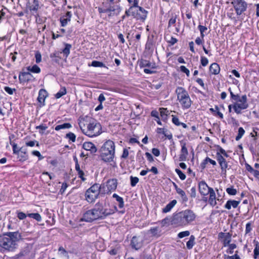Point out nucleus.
<instances>
[{"instance_id":"obj_1","label":"nucleus","mask_w":259,"mask_h":259,"mask_svg":"<svg viewBox=\"0 0 259 259\" xmlns=\"http://www.w3.org/2000/svg\"><path fill=\"white\" fill-rule=\"evenodd\" d=\"M114 212L115 210L111 209L109 205L99 202L95 205L93 208L84 213L82 220L92 222L97 220H103Z\"/></svg>"},{"instance_id":"obj_2","label":"nucleus","mask_w":259,"mask_h":259,"mask_svg":"<svg viewBox=\"0 0 259 259\" xmlns=\"http://www.w3.org/2000/svg\"><path fill=\"white\" fill-rule=\"evenodd\" d=\"M23 238V234L19 231L8 232L0 235L1 251H13L17 248V242Z\"/></svg>"},{"instance_id":"obj_3","label":"nucleus","mask_w":259,"mask_h":259,"mask_svg":"<svg viewBox=\"0 0 259 259\" xmlns=\"http://www.w3.org/2000/svg\"><path fill=\"white\" fill-rule=\"evenodd\" d=\"M196 217L193 210L186 209L173 213L171 224L176 227H186L192 225L195 221Z\"/></svg>"},{"instance_id":"obj_4","label":"nucleus","mask_w":259,"mask_h":259,"mask_svg":"<svg viewBox=\"0 0 259 259\" xmlns=\"http://www.w3.org/2000/svg\"><path fill=\"white\" fill-rule=\"evenodd\" d=\"M100 14L108 13V17L110 18L119 15L121 11L119 5H111L106 0L102 2L101 6L97 8Z\"/></svg>"},{"instance_id":"obj_5","label":"nucleus","mask_w":259,"mask_h":259,"mask_svg":"<svg viewBox=\"0 0 259 259\" xmlns=\"http://www.w3.org/2000/svg\"><path fill=\"white\" fill-rule=\"evenodd\" d=\"M178 100L183 109H189L192 104L188 92L183 87H178L176 90Z\"/></svg>"},{"instance_id":"obj_6","label":"nucleus","mask_w":259,"mask_h":259,"mask_svg":"<svg viewBox=\"0 0 259 259\" xmlns=\"http://www.w3.org/2000/svg\"><path fill=\"white\" fill-rule=\"evenodd\" d=\"M148 11L142 7H139L133 9H127L125 11L127 17L132 16L137 20L144 22L147 17Z\"/></svg>"},{"instance_id":"obj_7","label":"nucleus","mask_w":259,"mask_h":259,"mask_svg":"<svg viewBox=\"0 0 259 259\" xmlns=\"http://www.w3.org/2000/svg\"><path fill=\"white\" fill-rule=\"evenodd\" d=\"M100 193H104L102 192L101 186L99 184H95L86 191L85 199L88 202H94L98 197Z\"/></svg>"},{"instance_id":"obj_8","label":"nucleus","mask_w":259,"mask_h":259,"mask_svg":"<svg viewBox=\"0 0 259 259\" xmlns=\"http://www.w3.org/2000/svg\"><path fill=\"white\" fill-rule=\"evenodd\" d=\"M87 131L85 133L82 131L83 133L90 137H93L98 136L101 133L102 126L101 124L97 121L90 122L87 126Z\"/></svg>"},{"instance_id":"obj_9","label":"nucleus","mask_w":259,"mask_h":259,"mask_svg":"<svg viewBox=\"0 0 259 259\" xmlns=\"http://www.w3.org/2000/svg\"><path fill=\"white\" fill-rule=\"evenodd\" d=\"M231 5L233 6L237 16H240L246 11L248 4L244 0H232Z\"/></svg>"},{"instance_id":"obj_10","label":"nucleus","mask_w":259,"mask_h":259,"mask_svg":"<svg viewBox=\"0 0 259 259\" xmlns=\"http://www.w3.org/2000/svg\"><path fill=\"white\" fill-rule=\"evenodd\" d=\"M139 66L140 68L149 67L150 68V69L147 68L144 69V73L146 74H151L157 72L156 71L154 70L157 67L155 63H152L148 60L141 59L139 61Z\"/></svg>"},{"instance_id":"obj_11","label":"nucleus","mask_w":259,"mask_h":259,"mask_svg":"<svg viewBox=\"0 0 259 259\" xmlns=\"http://www.w3.org/2000/svg\"><path fill=\"white\" fill-rule=\"evenodd\" d=\"M239 102L240 103L235 102L233 105V108L235 112L238 114L242 113L241 110L246 109L249 106V105L247 103V98L246 95H244L241 96V100H239Z\"/></svg>"},{"instance_id":"obj_12","label":"nucleus","mask_w":259,"mask_h":259,"mask_svg":"<svg viewBox=\"0 0 259 259\" xmlns=\"http://www.w3.org/2000/svg\"><path fill=\"white\" fill-rule=\"evenodd\" d=\"M144 244V239L142 237L140 236H134L132 237L130 246L132 249L135 250H138L141 249Z\"/></svg>"},{"instance_id":"obj_13","label":"nucleus","mask_w":259,"mask_h":259,"mask_svg":"<svg viewBox=\"0 0 259 259\" xmlns=\"http://www.w3.org/2000/svg\"><path fill=\"white\" fill-rule=\"evenodd\" d=\"M101 157L102 160L106 162H109L113 161L115 153H113L111 150L107 151L106 149L101 148Z\"/></svg>"},{"instance_id":"obj_14","label":"nucleus","mask_w":259,"mask_h":259,"mask_svg":"<svg viewBox=\"0 0 259 259\" xmlns=\"http://www.w3.org/2000/svg\"><path fill=\"white\" fill-rule=\"evenodd\" d=\"M19 80L20 83L32 82L35 80V78L29 72H21L19 75Z\"/></svg>"},{"instance_id":"obj_15","label":"nucleus","mask_w":259,"mask_h":259,"mask_svg":"<svg viewBox=\"0 0 259 259\" xmlns=\"http://www.w3.org/2000/svg\"><path fill=\"white\" fill-rule=\"evenodd\" d=\"M181 146V153L179 155V160L180 161H185L187 160L188 155V151L186 147V143L183 141H180Z\"/></svg>"},{"instance_id":"obj_16","label":"nucleus","mask_w":259,"mask_h":259,"mask_svg":"<svg viewBox=\"0 0 259 259\" xmlns=\"http://www.w3.org/2000/svg\"><path fill=\"white\" fill-rule=\"evenodd\" d=\"M39 4L37 0H28L26 5L27 11L29 10L33 14L36 13Z\"/></svg>"},{"instance_id":"obj_17","label":"nucleus","mask_w":259,"mask_h":259,"mask_svg":"<svg viewBox=\"0 0 259 259\" xmlns=\"http://www.w3.org/2000/svg\"><path fill=\"white\" fill-rule=\"evenodd\" d=\"M217 161H218L221 169L222 172H226V169L228 168V163L226 160L220 153L217 152L216 154Z\"/></svg>"},{"instance_id":"obj_18","label":"nucleus","mask_w":259,"mask_h":259,"mask_svg":"<svg viewBox=\"0 0 259 259\" xmlns=\"http://www.w3.org/2000/svg\"><path fill=\"white\" fill-rule=\"evenodd\" d=\"M232 235L230 233L220 232L218 234V238L219 239H223V244L224 247H226L230 244L231 241Z\"/></svg>"},{"instance_id":"obj_19","label":"nucleus","mask_w":259,"mask_h":259,"mask_svg":"<svg viewBox=\"0 0 259 259\" xmlns=\"http://www.w3.org/2000/svg\"><path fill=\"white\" fill-rule=\"evenodd\" d=\"M211 188L208 186L204 181H201L198 183V190L200 194L202 196H206L208 194L209 189Z\"/></svg>"},{"instance_id":"obj_20","label":"nucleus","mask_w":259,"mask_h":259,"mask_svg":"<svg viewBox=\"0 0 259 259\" xmlns=\"http://www.w3.org/2000/svg\"><path fill=\"white\" fill-rule=\"evenodd\" d=\"M82 148L89 151L91 154H94L97 151V148L95 144L91 142H85L82 145Z\"/></svg>"},{"instance_id":"obj_21","label":"nucleus","mask_w":259,"mask_h":259,"mask_svg":"<svg viewBox=\"0 0 259 259\" xmlns=\"http://www.w3.org/2000/svg\"><path fill=\"white\" fill-rule=\"evenodd\" d=\"M117 180L116 179H109L107 181V187L108 190L111 192L115 191L117 186Z\"/></svg>"},{"instance_id":"obj_22","label":"nucleus","mask_w":259,"mask_h":259,"mask_svg":"<svg viewBox=\"0 0 259 259\" xmlns=\"http://www.w3.org/2000/svg\"><path fill=\"white\" fill-rule=\"evenodd\" d=\"M72 14L71 12L68 11L65 15H64L60 18V21L61 25L62 27L65 26L67 23L71 20Z\"/></svg>"},{"instance_id":"obj_23","label":"nucleus","mask_w":259,"mask_h":259,"mask_svg":"<svg viewBox=\"0 0 259 259\" xmlns=\"http://www.w3.org/2000/svg\"><path fill=\"white\" fill-rule=\"evenodd\" d=\"M101 148L103 149H106L107 151L111 150L113 151V153H115V144L114 143L110 140H107L102 146Z\"/></svg>"},{"instance_id":"obj_24","label":"nucleus","mask_w":259,"mask_h":259,"mask_svg":"<svg viewBox=\"0 0 259 259\" xmlns=\"http://www.w3.org/2000/svg\"><path fill=\"white\" fill-rule=\"evenodd\" d=\"M209 70L211 74L217 75L220 72V66L217 63H213L209 66Z\"/></svg>"},{"instance_id":"obj_25","label":"nucleus","mask_w":259,"mask_h":259,"mask_svg":"<svg viewBox=\"0 0 259 259\" xmlns=\"http://www.w3.org/2000/svg\"><path fill=\"white\" fill-rule=\"evenodd\" d=\"M239 203L240 201L229 200L227 201L226 204L225 205V207L228 210L231 208V206H232L234 208H236L238 206Z\"/></svg>"},{"instance_id":"obj_26","label":"nucleus","mask_w":259,"mask_h":259,"mask_svg":"<svg viewBox=\"0 0 259 259\" xmlns=\"http://www.w3.org/2000/svg\"><path fill=\"white\" fill-rule=\"evenodd\" d=\"M16 154L17 155V158L19 161L23 162L28 159V155L25 149H22L19 154Z\"/></svg>"},{"instance_id":"obj_27","label":"nucleus","mask_w":259,"mask_h":259,"mask_svg":"<svg viewBox=\"0 0 259 259\" xmlns=\"http://www.w3.org/2000/svg\"><path fill=\"white\" fill-rule=\"evenodd\" d=\"M177 201L176 200H172L162 209V212L163 213H167L169 212L174 207V206L177 204Z\"/></svg>"},{"instance_id":"obj_28","label":"nucleus","mask_w":259,"mask_h":259,"mask_svg":"<svg viewBox=\"0 0 259 259\" xmlns=\"http://www.w3.org/2000/svg\"><path fill=\"white\" fill-rule=\"evenodd\" d=\"M47 96V93L45 90L41 89L39 91L38 96L37 98L38 101L40 104H43L45 102V99Z\"/></svg>"},{"instance_id":"obj_29","label":"nucleus","mask_w":259,"mask_h":259,"mask_svg":"<svg viewBox=\"0 0 259 259\" xmlns=\"http://www.w3.org/2000/svg\"><path fill=\"white\" fill-rule=\"evenodd\" d=\"M120 249V246L119 245H116L114 247H110L107 250V252L111 255H115L118 253Z\"/></svg>"},{"instance_id":"obj_30","label":"nucleus","mask_w":259,"mask_h":259,"mask_svg":"<svg viewBox=\"0 0 259 259\" xmlns=\"http://www.w3.org/2000/svg\"><path fill=\"white\" fill-rule=\"evenodd\" d=\"M159 110L160 111V115L161 117L162 120L163 121H166L167 120L168 112L167 108H160Z\"/></svg>"},{"instance_id":"obj_31","label":"nucleus","mask_w":259,"mask_h":259,"mask_svg":"<svg viewBox=\"0 0 259 259\" xmlns=\"http://www.w3.org/2000/svg\"><path fill=\"white\" fill-rule=\"evenodd\" d=\"M29 252L30 251L29 247H27L22 250L18 254H16L15 255V257L16 258H19L22 256H28L29 255Z\"/></svg>"},{"instance_id":"obj_32","label":"nucleus","mask_w":259,"mask_h":259,"mask_svg":"<svg viewBox=\"0 0 259 259\" xmlns=\"http://www.w3.org/2000/svg\"><path fill=\"white\" fill-rule=\"evenodd\" d=\"M10 139H11L10 138ZM10 144L12 146L13 154H19V153H20V151H21V150L23 149L22 148L18 147L17 144L14 142L13 141H12L11 140Z\"/></svg>"},{"instance_id":"obj_33","label":"nucleus","mask_w":259,"mask_h":259,"mask_svg":"<svg viewBox=\"0 0 259 259\" xmlns=\"http://www.w3.org/2000/svg\"><path fill=\"white\" fill-rule=\"evenodd\" d=\"M177 193L181 196L182 203H186L188 201L186 193L182 189H180Z\"/></svg>"},{"instance_id":"obj_34","label":"nucleus","mask_w":259,"mask_h":259,"mask_svg":"<svg viewBox=\"0 0 259 259\" xmlns=\"http://www.w3.org/2000/svg\"><path fill=\"white\" fill-rule=\"evenodd\" d=\"M195 238L194 235H192L190 237L189 240L186 243V246L188 249H191L193 248L195 244Z\"/></svg>"},{"instance_id":"obj_35","label":"nucleus","mask_w":259,"mask_h":259,"mask_svg":"<svg viewBox=\"0 0 259 259\" xmlns=\"http://www.w3.org/2000/svg\"><path fill=\"white\" fill-rule=\"evenodd\" d=\"M72 127L71 124L70 123H64L62 124L57 125L55 129L56 131H59L61 129L70 128Z\"/></svg>"},{"instance_id":"obj_36","label":"nucleus","mask_w":259,"mask_h":259,"mask_svg":"<svg viewBox=\"0 0 259 259\" xmlns=\"http://www.w3.org/2000/svg\"><path fill=\"white\" fill-rule=\"evenodd\" d=\"M27 69L33 73H38L40 72V68L36 65H34L32 67L28 66L27 67Z\"/></svg>"},{"instance_id":"obj_37","label":"nucleus","mask_w":259,"mask_h":259,"mask_svg":"<svg viewBox=\"0 0 259 259\" xmlns=\"http://www.w3.org/2000/svg\"><path fill=\"white\" fill-rule=\"evenodd\" d=\"M65 47L63 49L62 52L64 55H65L66 57H67L70 54V50L71 48V45L68 44H65Z\"/></svg>"},{"instance_id":"obj_38","label":"nucleus","mask_w":259,"mask_h":259,"mask_svg":"<svg viewBox=\"0 0 259 259\" xmlns=\"http://www.w3.org/2000/svg\"><path fill=\"white\" fill-rule=\"evenodd\" d=\"M259 256V243L256 241L255 242V248L253 251V257L254 259H256Z\"/></svg>"},{"instance_id":"obj_39","label":"nucleus","mask_w":259,"mask_h":259,"mask_svg":"<svg viewBox=\"0 0 259 259\" xmlns=\"http://www.w3.org/2000/svg\"><path fill=\"white\" fill-rule=\"evenodd\" d=\"M91 66L95 67H105L107 68L105 64H104L103 62L98 61H93L92 62Z\"/></svg>"},{"instance_id":"obj_40","label":"nucleus","mask_w":259,"mask_h":259,"mask_svg":"<svg viewBox=\"0 0 259 259\" xmlns=\"http://www.w3.org/2000/svg\"><path fill=\"white\" fill-rule=\"evenodd\" d=\"M66 94V89L65 87H62L61 88L60 90L55 95V97L57 99H59L61 98L63 95Z\"/></svg>"},{"instance_id":"obj_41","label":"nucleus","mask_w":259,"mask_h":259,"mask_svg":"<svg viewBox=\"0 0 259 259\" xmlns=\"http://www.w3.org/2000/svg\"><path fill=\"white\" fill-rule=\"evenodd\" d=\"M27 216L29 218H33L38 222H39L41 220V217L38 213H28Z\"/></svg>"},{"instance_id":"obj_42","label":"nucleus","mask_w":259,"mask_h":259,"mask_svg":"<svg viewBox=\"0 0 259 259\" xmlns=\"http://www.w3.org/2000/svg\"><path fill=\"white\" fill-rule=\"evenodd\" d=\"M245 133V130L242 127H240L238 128V134L235 138L236 141H239L244 135Z\"/></svg>"},{"instance_id":"obj_43","label":"nucleus","mask_w":259,"mask_h":259,"mask_svg":"<svg viewBox=\"0 0 259 259\" xmlns=\"http://www.w3.org/2000/svg\"><path fill=\"white\" fill-rule=\"evenodd\" d=\"M198 29L200 31L201 38H202V39H203L205 36L204 32L207 29V27L205 26L199 25L198 26Z\"/></svg>"},{"instance_id":"obj_44","label":"nucleus","mask_w":259,"mask_h":259,"mask_svg":"<svg viewBox=\"0 0 259 259\" xmlns=\"http://www.w3.org/2000/svg\"><path fill=\"white\" fill-rule=\"evenodd\" d=\"M65 138L68 139L72 142H74L76 139V136L73 133L69 132L66 135Z\"/></svg>"},{"instance_id":"obj_45","label":"nucleus","mask_w":259,"mask_h":259,"mask_svg":"<svg viewBox=\"0 0 259 259\" xmlns=\"http://www.w3.org/2000/svg\"><path fill=\"white\" fill-rule=\"evenodd\" d=\"M226 192L230 195H235L237 194V190L234 189L233 186L227 188L226 189Z\"/></svg>"},{"instance_id":"obj_46","label":"nucleus","mask_w":259,"mask_h":259,"mask_svg":"<svg viewBox=\"0 0 259 259\" xmlns=\"http://www.w3.org/2000/svg\"><path fill=\"white\" fill-rule=\"evenodd\" d=\"M131 185L132 187H135L139 182V179L138 177L131 176L130 177Z\"/></svg>"},{"instance_id":"obj_47","label":"nucleus","mask_w":259,"mask_h":259,"mask_svg":"<svg viewBox=\"0 0 259 259\" xmlns=\"http://www.w3.org/2000/svg\"><path fill=\"white\" fill-rule=\"evenodd\" d=\"M149 232L153 236H159V235L158 234V228L154 227L151 228L149 230Z\"/></svg>"},{"instance_id":"obj_48","label":"nucleus","mask_w":259,"mask_h":259,"mask_svg":"<svg viewBox=\"0 0 259 259\" xmlns=\"http://www.w3.org/2000/svg\"><path fill=\"white\" fill-rule=\"evenodd\" d=\"M175 171L181 180H184L186 179V176L185 174H184L179 168H176Z\"/></svg>"},{"instance_id":"obj_49","label":"nucleus","mask_w":259,"mask_h":259,"mask_svg":"<svg viewBox=\"0 0 259 259\" xmlns=\"http://www.w3.org/2000/svg\"><path fill=\"white\" fill-rule=\"evenodd\" d=\"M190 234V233L189 231L181 232L178 234V237L179 238H182L185 237L189 236Z\"/></svg>"},{"instance_id":"obj_50","label":"nucleus","mask_w":259,"mask_h":259,"mask_svg":"<svg viewBox=\"0 0 259 259\" xmlns=\"http://www.w3.org/2000/svg\"><path fill=\"white\" fill-rule=\"evenodd\" d=\"M177 18V15L172 16V17L169 20L168 23V28H169L171 25L175 24V23L176 22Z\"/></svg>"},{"instance_id":"obj_51","label":"nucleus","mask_w":259,"mask_h":259,"mask_svg":"<svg viewBox=\"0 0 259 259\" xmlns=\"http://www.w3.org/2000/svg\"><path fill=\"white\" fill-rule=\"evenodd\" d=\"M35 61L36 63H39L41 62V55L40 53L37 51L35 53Z\"/></svg>"},{"instance_id":"obj_52","label":"nucleus","mask_w":259,"mask_h":259,"mask_svg":"<svg viewBox=\"0 0 259 259\" xmlns=\"http://www.w3.org/2000/svg\"><path fill=\"white\" fill-rule=\"evenodd\" d=\"M228 246H229V248L227 250V253L232 254L233 253V249L236 248L237 247L236 245L234 243H232L230 244Z\"/></svg>"},{"instance_id":"obj_53","label":"nucleus","mask_w":259,"mask_h":259,"mask_svg":"<svg viewBox=\"0 0 259 259\" xmlns=\"http://www.w3.org/2000/svg\"><path fill=\"white\" fill-rule=\"evenodd\" d=\"M37 129L39 130V132L43 133L48 128V126L46 124H41L36 127Z\"/></svg>"},{"instance_id":"obj_54","label":"nucleus","mask_w":259,"mask_h":259,"mask_svg":"<svg viewBox=\"0 0 259 259\" xmlns=\"http://www.w3.org/2000/svg\"><path fill=\"white\" fill-rule=\"evenodd\" d=\"M200 62L201 65L205 67L208 64V60L205 57L201 56L200 58Z\"/></svg>"},{"instance_id":"obj_55","label":"nucleus","mask_w":259,"mask_h":259,"mask_svg":"<svg viewBox=\"0 0 259 259\" xmlns=\"http://www.w3.org/2000/svg\"><path fill=\"white\" fill-rule=\"evenodd\" d=\"M4 90L9 95H13L14 92L16 91L15 89H12L9 87H5Z\"/></svg>"},{"instance_id":"obj_56","label":"nucleus","mask_w":259,"mask_h":259,"mask_svg":"<svg viewBox=\"0 0 259 259\" xmlns=\"http://www.w3.org/2000/svg\"><path fill=\"white\" fill-rule=\"evenodd\" d=\"M172 122L177 126L180 125L181 122L179 121V118L175 115H172Z\"/></svg>"},{"instance_id":"obj_57","label":"nucleus","mask_w":259,"mask_h":259,"mask_svg":"<svg viewBox=\"0 0 259 259\" xmlns=\"http://www.w3.org/2000/svg\"><path fill=\"white\" fill-rule=\"evenodd\" d=\"M17 214L18 218L20 220H24L27 216V214H26L25 213L21 211H17Z\"/></svg>"},{"instance_id":"obj_58","label":"nucleus","mask_w":259,"mask_h":259,"mask_svg":"<svg viewBox=\"0 0 259 259\" xmlns=\"http://www.w3.org/2000/svg\"><path fill=\"white\" fill-rule=\"evenodd\" d=\"M180 68V70L182 72L185 73L188 77L189 76V75H190V71L185 66H181Z\"/></svg>"},{"instance_id":"obj_59","label":"nucleus","mask_w":259,"mask_h":259,"mask_svg":"<svg viewBox=\"0 0 259 259\" xmlns=\"http://www.w3.org/2000/svg\"><path fill=\"white\" fill-rule=\"evenodd\" d=\"M139 0H133V3L128 9H133L134 8L140 7L139 6Z\"/></svg>"},{"instance_id":"obj_60","label":"nucleus","mask_w":259,"mask_h":259,"mask_svg":"<svg viewBox=\"0 0 259 259\" xmlns=\"http://www.w3.org/2000/svg\"><path fill=\"white\" fill-rule=\"evenodd\" d=\"M208 194H209L210 198L214 199L217 200L216 195L214 191L212 188L209 189Z\"/></svg>"},{"instance_id":"obj_61","label":"nucleus","mask_w":259,"mask_h":259,"mask_svg":"<svg viewBox=\"0 0 259 259\" xmlns=\"http://www.w3.org/2000/svg\"><path fill=\"white\" fill-rule=\"evenodd\" d=\"M190 197L192 198H195L196 196V189L195 187H193L190 189Z\"/></svg>"},{"instance_id":"obj_62","label":"nucleus","mask_w":259,"mask_h":259,"mask_svg":"<svg viewBox=\"0 0 259 259\" xmlns=\"http://www.w3.org/2000/svg\"><path fill=\"white\" fill-rule=\"evenodd\" d=\"M153 43L152 40H149L148 39L146 44L145 48H146V49L149 50L153 47Z\"/></svg>"},{"instance_id":"obj_63","label":"nucleus","mask_w":259,"mask_h":259,"mask_svg":"<svg viewBox=\"0 0 259 259\" xmlns=\"http://www.w3.org/2000/svg\"><path fill=\"white\" fill-rule=\"evenodd\" d=\"M68 185L66 182L63 183L62 184L61 188L60 190V193L61 194H62L65 192V190L68 187Z\"/></svg>"},{"instance_id":"obj_64","label":"nucleus","mask_w":259,"mask_h":259,"mask_svg":"<svg viewBox=\"0 0 259 259\" xmlns=\"http://www.w3.org/2000/svg\"><path fill=\"white\" fill-rule=\"evenodd\" d=\"M128 151L127 149L124 148L122 154L121 156V158L126 159L128 156Z\"/></svg>"}]
</instances>
